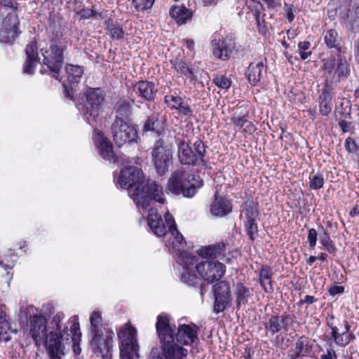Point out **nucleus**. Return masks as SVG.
<instances>
[{
    "label": "nucleus",
    "mask_w": 359,
    "mask_h": 359,
    "mask_svg": "<svg viewBox=\"0 0 359 359\" xmlns=\"http://www.w3.org/2000/svg\"><path fill=\"white\" fill-rule=\"evenodd\" d=\"M67 81L71 84H77L81 81L84 72V67L80 65L67 64L65 67Z\"/></svg>",
    "instance_id": "4c0bfd02"
},
{
    "label": "nucleus",
    "mask_w": 359,
    "mask_h": 359,
    "mask_svg": "<svg viewBox=\"0 0 359 359\" xmlns=\"http://www.w3.org/2000/svg\"><path fill=\"white\" fill-rule=\"evenodd\" d=\"M171 67L182 76L189 78L191 81L196 79V76L191 68V63L178 57L170 60Z\"/></svg>",
    "instance_id": "c85d7f7f"
},
{
    "label": "nucleus",
    "mask_w": 359,
    "mask_h": 359,
    "mask_svg": "<svg viewBox=\"0 0 359 359\" xmlns=\"http://www.w3.org/2000/svg\"><path fill=\"white\" fill-rule=\"evenodd\" d=\"M155 327L165 359H184L188 351L183 346H191L198 339V327L195 324H181L175 332V325L170 323V318L165 313L157 316Z\"/></svg>",
    "instance_id": "f257e3e1"
},
{
    "label": "nucleus",
    "mask_w": 359,
    "mask_h": 359,
    "mask_svg": "<svg viewBox=\"0 0 359 359\" xmlns=\"http://www.w3.org/2000/svg\"><path fill=\"white\" fill-rule=\"evenodd\" d=\"M198 262V257L192 252L180 250L178 252L177 262L180 264L182 270H192L194 266Z\"/></svg>",
    "instance_id": "f704fd0d"
},
{
    "label": "nucleus",
    "mask_w": 359,
    "mask_h": 359,
    "mask_svg": "<svg viewBox=\"0 0 359 359\" xmlns=\"http://www.w3.org/2000/svg\"><path fill=\"white\" fill-rule=\"evenodd\" d=\"M318 240V231L313 228L308 230L307 242L309 243V249L314 250Z\"/></svg>",
    "instance_id": "603ef678"
},
{
    "label": "nucleus",
    "mask_w": 359,
    "mask_h": 359,
    "mask_svg": "<svg viewBox=\"0 0 359 359\" xmlns=\"http://www.w3.org/2000/svg\"><path fill=\"white\" fill-rule=\"evenodd\" d=\"M335 114L340 115V118L338 120H350L351 118V108L344 107L342 104L336 108Z\"/></svg>",
    "instance_id": "864d4df0"
},
{
    "label": "nucleus",
    "mask_w": 359,
    "mask_h": 359,
    "mask_svg": "<svg viewBox=\"0 0 359 359\" xmlns=\"http://www.w3.org/2000/svg\"><path fill=\"white\" fill-rule=\"evenodd\" d=\"M214 302L212 311L215 313L224 312L231 306L232 295L230 284L226 280H219L212 286Z\"/></svg>",
    "instance_id": "2eb2a0df"
},
{
    "label": "nucleus",
    "mask_w": 359,
    "mask_h": 359,
    "mask_svg": "<svg viewBox=\"0 0 359 359\" xmlns=\"http://www.w3.org/2000/svg\"><path fill=\"white\" fill-rule=\"evenodd\" d=\"M212 45L213 46V55L216 58L223 61H226L231 57L233 50L235 48L234 41L229 37L222 39L215 43V41H212Z\"/></svg>",
    "instance_id": "412c9836"
},
{
    "label": "nucleus",
    "mask_w": 359,
    "mask_h": 359,
    "mask_svg": "<svg viewBox=\"0 0 359 359\" xmlns=\"http://www.w3.org/2000/svg\"><path fill=\"white\" fill-rule=\"evenodd\" d=\"M341 18L346 20V29L353 33L359 32V6L356 7L354 14L350 17L346 15H341Z\"/></svg>",
    "instance_id": "ea45409f"
},
{
    "label": "nucleus",
    "mask_w": 359,
    "mask_h": 359,
    "mask_svg": "<svg viewBox=\"0 0 359 359\" xmlns=\"http://www.w3.org/2000/svg\"><path fill=\"white\" fill-rule=\"evenodd\" d=\"M177 111L182 115L187 117H191L193 116V109L188 104H185L184 102H183V104L180 106V107L177 109Z\"/></svg>",
    "instance_id": "e2e57ef3"
},
{
    "label": "nucleus",
    "mask_w": 359,
    "mask_h": 359,
    "mask_svg": "<svg viewBox=\"0 0 359 359\" xmlns=\"http://www.w3.org/2000/svg\"><path fill=\"white\" fill-rule=\"evenodd\" d=\"M294 319L295 316L294 315L285 312L282 315L274 313L270 316L264 323V328L271 336L282 330L287 332L289 327L293 325Z\"/></svg>",
    "instance_id": "6ab92c4d"
},
{
    "label": "nucleus",
    "mask_w": 359,
    "mask_h": 359,
    "mask_svg": "<svg viewBox=\"0 0 359 359\" xmlns=\"http://www.w3.org/2000/svg\"><path fill=\"white\" fill-rule=\"evenodd\" d=\"M65 318L63 313H57L48 323L42 314L34 313L29 316V334L36 346L46 347L50 359H61L65 355L62 340L69 339L67 327L61 330L60 323Z\"/></svg>",
    "instance_id": "f03ea898"
},
{
    "label": "nucleus",
    "mask_w": 359,
    "mask_h": 359,
    "mask_svg": "<svg viewBox=\"0 0 359 359\" xmlns=\"http://www.w3.org/2000/svg\"><path fill=\"white\" fill-rule=\"evenodd\" d=\"M309 188L311 190H319L322 189L325 184L323 174L320 172L311 173L309 177Z\"/></svg>",
    "instance_id": "a19ab883"
},
{
    "label": "nucleus",
    "mask_w": 359,
    "mask_h": 359,
    "mask_svg": "<svg viewBox=\"0 0 359 359\" xmlns=\"http://www.w3.org/2000/svg\"><path fill=\"white\" fill-rule=\"evenodd\" d=\"M63 86V95L64 97L68 100H74V90L72 86H69L65 83L62 84Z\"/></svg>",
    "instance_id": "680f3d73"
},
{
    "label": "nucleus",
    "mask_w": 359,
    "mask_h": 359,
    "mask_svg": "<svg viewBox=\"0 0 359 359\" xmlns=\"http://www.w3.org/2000/svg\"><path fill=\"white\" fill-rule=\"evenodd\" d=\"M67 39L63 34L57 30L52 32L48 48L41 50L43 63L53 73L57 79L65 63V53L67 51Z\"/></svg>",
    "instance_id": "39448f33"
},
{
    "label": "nucleus",
    "mask_w": 359,
    "mask_h": 359,
    "mask_svg": "<svg viewBox=\"0 0 359 359\" xmlns=\"http://www.w3.org/2000/svg\"><path fill=\"white\" fill-rule=\"evenodd\" d=\"M86 114L96 121L103 111L106 102V93L102 88L88 87L83 96Z\"/></svg>",
    "instance_id": "4468645a"
},
{
    "label": "nucleus",
    "mask_w": 359,
    "mask_h": 359,
    "mask_svg": "<svg viewBox=\"0 0 359 359\" xmlns=\"http://www.w3.org/2000/svg\"><path fill=\"white\" fill-rule=\"evenodd\" d=\"M345 148L348 153H355L358 150V146L355 141L351 137L345 140Z\"/></svg>",
    "instance_id": "bf43d9fd"
},
{
    "label": "nucleus",
    "mask_w": 359,
    "mask_h": 359,
    "mask_svg": "<svg viewBox=\"0 0 359 359\" xmlns=\"http://www.w3.org/2000/svg\"><path fill=\"white\" fill-rule=\"evenodd\" d=\"M245 4L248 10L252 13L255 19L260 18L261 15L264 13L265 8L263 4L259 1L245 0Z\"/></svg>",
    "instance_id": "79ce46f5"
},
{
    "label": "nucleus",
    "mask_w": 359,
    "mask_h": 359,
    "mask_svg": "<svg viewBox=\"0 0 359 359\" xmlns=\"http://www.w3.org/2000/svg\"><path fill=\"white\" fill-rule=\"evenodd\" d=\"M339 126L342 131V133H345L350 130L351 122L348 121V120H338Z\"/></svg>",
    "instance_id": "69168bd1"
},
{
    "label": "nucleus",
    "mask_w": 359,
    "mask_h": 359,
    "mask_svg": "<svg viewBox=\"0 0 359 359\" xmlns=\"http://www.w3.org/2000/svg\"><path fill=\"white\" fill-rule=\"evenodd\" d=\"M121 188L126 189L138 208L147 210L151 202L164 203L163 189L154 180L145 179L141 168L134 165L123 167L118 178Z\"/></svg>",
    "instance_id": "7ed1b4c3"
},
{
    "label": "nucleus",
    "mask_w": 359,
    "mask_h": 359,
    "mask_svg": "<svg viewBox=\"0 0 359 359\" xmlns=\"http://www.w3.org/2000/svg\"><path fill=\"white\" fill-rule=\"evenodd\" d=\"M173 153L172 146L162 138L156 140L151 147V163L158 175L163 176L169 171L173 162Z\"/></svg>",
    "instance_id": "9d476101"
},
{
    "label": "nucleus",
    "mask_w": 359,
    "mask_h": 359,
    "mask_svg": "<svg viewBox=\"0 0 359 359\" xmlns=\"http://www.w3.org/2000/svg\"><path fill=\"white\" fill-rule=\"evenodd\" d=\"M231 121L234 126L241 128L248 122V116H236L235 114L231 118Z\"/></svg>",
    "instance_id": "13d9d810"
},
{
    "label": "nucleus",
    "mask_w": 359,
    "mask_h": 359,
    "mask_svg": "<svg viewBox=\"0 0 359 359\" xmlns=\"http://www.w3.org/2000/svg\"><path fill=\"white\" fill-rule=\"evenodd\" d=\"M344 292V287L341 285H334L330 287L328 292L331 296H335L337 294H341Z\"/></svg>",
    "instance_id": "0e129e2a"
},
{
    "label": "nucleus",
    "mask_w": 359,
    "mask_h": 359,
    "mask_svg": "<svg viewBox=\"0 0 359 359\" xmlns=\"http://www.w3.org/2000/svg\"><path fill=\"white\" fill-rule=\"evenodd\" d=\"M0 4V14L5 15L0 31V42L13 43L21 33L17 15L19 4L14 0H1Z\"/></svg>",
    "instance_id": "6e6552de"
},
{
    "label": "nucleus",
    "mask_w": 359,
    "mask_h": 359,
    "mask_svg": "<svg viewBox=\"0 0 359 359\" xmlns=\"http://www.w3.org/2000/svg\"><path fill=\"white\" fill-rule=\"evenodd\" d=\"M232 203L225 197L215 194V199L210 205V212L215 217H222L232 212Z\"/></svg>",
    "instance_id": "393cba45"
},
{
    "label": "nucleus",
    "mask_w": 359,
    "mask_h": 359,
    "mask_svg": "<svg viewBox=\"0 0 359 359\" xmlns=\"http://www.w3.org/2000/svg\"><path fill=\"white\" fill-rule=\"evenodd\" d=\"M9 333L15 334L17 330L11 329L8 316L4 311H0V340L6 342L10 341L11 337Z\"/></svg>",
    "instance_id": "72a5a7b5"
},
{
    "label": "nucleus",
    "mask_w": 359,
    "mask_h": 359,
    "mask_svg": "<svg viewBox=\"0 0 359 359\" xmlns=\"http://www.w3.org/2000/svg\"><path fill=\"white\" fill-rule=\"evenodd\" d=\"M25 53L27 55V61L24 67V73L32 75L35 72L36 67L40 64L36 41H32L26 46Z\"/></svg>",
    "instance_id": "a878e982"
},
{
    "label": "nucleus",
    "mask_w": 359,
    "mask_h": 359,
    "mask_svg": "<svg viewBox=\"0 0 359 359\" xmlns=\"http://www.w3.org/2000/svg\"><path fill=\"white\" fill-rule=\"evenodd\" d=\"M103 319L97 311L90 317L89 332L91 336L90 346L92 352L102 359H111L114 332L111 328L103 325Z\"/></svg>",
    "instance_id": "20e7f679"
},
{
    "label": "nucleus",
    "mask_w": 359,
    "mask_h": 359,
    "mask_svg": "<svg viewBox=\"0 0 359 359\" xmlns=\"http://www.w3.org/2000/svg\"><path fill=\"white\" fill-rule=\"evenodd\" d=\"M111 134L114 143L118 147L128 144L137 143L139 139L138 126L121 119L114 120L111 126Z\"/></svg>",
    "instance_id": "ddd939ff"
},
{
    "label": "nucleus",
    "mask_w": 359,
    "mask_h": 359,
    "mask_svg": "<svg viewBox=\"0 0 359 359\" xmlns=\"http://www.w3.org/2000/svg\"><path fill=\"white\" fill-rule=\"evenodd\" d=\"M294 346V348L290 349L287 352L288 359H298L307 355V344L306 343V338L304 336L298 338Z\"/></svg>",
    "instance_id": "e433bc0d"
},
{
    "label": "nucleus",
    "mask_w": 359,
    "mask_h": 359,
    "mask_svg": "<svg viewBox=\"0 0 359 359\" xmlns=\"http://www.w3.org/2000/svg\"><path fill=\"white\" fill-rule=\"evenodd\" d=\"M97 148L100 156L109 163H116L117 156L113 150V145L109 139L103 134L99 133L97 137Z\"/></svg>",
    "instance_id": "4be33fe9"
},
{
    "label": "nucleus",
    "mask_w": 359,
    "mask_h": 359,
    "mask_svg": "<svg viewBox=\"0 0 359 359\" xmlns=\"http://www.w3.org/2000/svg\"><path fill=\"white\" fill-rule=\"evenodd\" d=\"M134 103L135 100L133 99L119 98L114 106L116 113L114 120L121 119L123 121L130 122L133 115Z\"/></svg>",
    "instance_id": "5701e85b"
},
{
    "label": "nucleus",
    "mask_w": 359,
    "mask_h": 359,
    "mask_svg": "<svg viewBox=\"0 0 359 359\" xmlns=\"http://www.w3.org/2000/svg\"><path fill=\"white\" fill-rule=\"evenodd\" d=\"M70 322L72 323L70 326V331L72 335V337H74V335H78L79 336V338H81V332L80 330V325L77 317L74 316L71 318Z\"/></svg>",
    "instance_id": "6e6d98bb"
},
{
    "label": "nucleus",
    "mask_w": 359,
    "mask_h": 359,
    "mask_svg": "<svg viewBox=\"0 0 359 359\" xmlns=\"http://www.w3.org/2000/svg\"><path fill=\"white\" fill-rule=\"evenodd\" d=\"M164 219L165 223L161 215L155 213L152 210H150L148 215L147 223L153 233L157 237H163L166 235V227L168 228L169 231L172 230V227L177 228L174 217L169 212H167L164 215Z\"/></svg>",
    "instance_id": "f3484780"
},
{
    "label": "nucleus",
    "mask_w": 359,
    "mask_h": 359,
    "mask_svg": "<svg viewBox=\"0 0 359 359\" xmlns=\"http://www.w3.org/2000/svg\"><path fill=\"white\" fill-rule=\"evenodd\" d=\"M327 325L331 330L332 338L337 346L344 348L351 341L355 339V336L351 332V325L346 320L339 323L338 326L330 320H327Z\"/></svg>",
    "instance_id": "a211bd4d"
},
{
    "label": "nucleus",
    "mask_w": 359,
    "mask_h": 359,
    "mask_svg": "<svg viewBox=\"0 0 359 359\" xmlns=\"http://www.w3.org/2000/svg\"><path fill=\"white\" fill-rule=\"evenodd\" d=\"M265 13H263L262 16L259 18L255 19L258 32L262 35H266L267 33V29L266 25V21L264 20Z\"/></svg>",
    "instance_id": "4d7b16f0"
},
{
    "label": "nucleus",
    "mask_w": 359,
    "mask_h": 359,
    "mask_svg": "<svg viewBox=\"0 0 359 359\" xmlns=\"http://www.w3.org/2000/svg\"><path fill=\"white\" fill-rule=\"evenodd\" d=\"M197 273L203 281L213 283L219 280L226 272V266L219 261H205L195 266Z\"/></svg>",
    "instance_id": "dca6fc26"
},
{
    "label": "nucleus",
    "mask_w": 359,
    "mask_h": 359,
    "mask_svg": "<svg viewBox=\"0 0 359 359\" xmlns=\"http://www.w3.org/2000/svg\"><path fill=\"white\" fill-rule=\"evenodd\" d=\"M76 13L80 16V20H88L93 18L95 20H100L106 18L107 16V11H98L93 8H86L84 6L79 11H76Z\"/></svg>",
    "instance_id": "58836bf2"
},
{
    "label": "nucleus",
    "mask_w": 359,
    "mask_h": 359,
    "mask_svg": "<svg viewBox=\"0 0 359 359\" xmlns=\"http://www.w3.org/2000/svg\"><path fill=\"white\" fill-rule=\"evenodd\" d=\"M214 83L221 89H229L232 83L231 79L225 75L217 76L213 79Z\"/></svg>",
    "instance_id": "8fccbe9b"
},
{
    "label": "nucleus",
    "mask_w": 359,
    "mask_h": 359,
    "mask_svg": "<svg viewBox=\"0 0 359 359\" xmlns=\"http://www.w3.org/2000/svg\"><path fill=\"white\" fill-rule=\"evenodd\" d=\"M133 90L137 97L146 102L155 100L158 89L154 82L147 80H141L133 86Z\"/></svg>",
    "instance_id": "aec40b11"
},
{
    "label": "nucleus",
    "mask_w": 359,
    "mask_h": 359,
    "mask_svg": "<svg viewBox=\"0 0 359 359\" xmlns=\"http://www.w3.org/2000/svg\"><path fill=\"white\" fill-rule=\"evenodd\" d=\"M311 46V42L308 41H300L298 43V51L302 60H307L312 55V51H307Z\"/></svg>",
    "instance_id": "09e8293b"
},
{
    "label": "nucleus",
    "mask_w": 359,
    "mask_h": 359,
    "mask_svg": "<svg viewBox=\"0 0 359 359\" xmlns=\"http://www.w3.org/2000/svg\"><path fill=\"white\" fill-rule=\"evenodd\" d=\"M155 0H133V4L137 11H144L151 8Z\"/></svg>",
    "instance_id": "3c124183"
},
{
    "label": "nucleus",
    "mask_w": 359,
    "mask_h": 359,
    "mask_svg": "<svg viewBox=\"0 0 359 359\" xmlns=\"http://www.w3.org/2000/svg\"><path fill=\"white\" fill-rule=\"evenodd\" d=\"M244 228L246 234L248 236L251 242L255 240V236L258 233V225L256 220L244 221Z\"/></svg>",
    "instance_id": "c03bdc74"
},
{
    "label": "nucleus",
    "mask_w": 359,
    "mask_h": 359,
    "mask_svg": "<svg viewBox=\"0 0 359 359\" xmlns=\"http://www.w3.org/2000/svg\"><path fill=\"white\" fill-rule=\"evenodd\" d=\"M252 289L245 286L242 283H238L233 287L236 309L237 311L245 307L252 297Z\"/></svg>",
    "instance_id": "bb28decb"
},
{
    "label": "nucleus",
    "mask_w": 359,
    "mask_h": 359,
    "mask_svg": "<svg viewBox=\"0 0 359 359\" xmlns=\"http://www.w3.org/2000/svg\"><path fill=\"white\" fill-rule=\"evenodd\" d=\"M137 329L127 323L117 330L119 342L120 359H135L139 357V344Z\"/></svg>",
    "instance_id": "9b49d317"
},
{
    "label": "nucleus",
    "mask_w": 359,
    "mask_h": 359,
    "mask_svg": "<svg viewBox=\"0 0 359 359\" xmlns=\"http://www.w3.org/2000/svg\"><path fill=\"white\" fill-rule=\"evenodd\" d=\"M106 30L112 40H121L124 38L125 32L123 27L114 21L112 18H109L105 20Z\"/></svg>",
    "instance_id": "2f4dec72"
},
{
    "label": "nucleus",
    "mask_w": 359,
    "mask_h": 359,
    "mask_svg": "<svg viewBox=\"0 0 359 359\" xmlns=\"http://www.w3.org/2000/svg\"><path fill=\"white\" fill-rule=\"evenodd\" d=\"M318 231L320 232L319 240L320 243L322 245L321 248L327 250L328 253L334 255L337 249L334 243V241L331 239L329 233L321 224L318 225Z\"/></svg>",
    "instance_id": "473e14b6"
},
{
    "label": "nucleus",
    "mask_w": 359,
    "mask_h": 359,
    "mask_svg": "<svg viewBox=\"0 0 359 359\" xmlns=\"http://www.w3.org/2000/svg\"><path fill=\"white\" fill-rule=\"evenodd\" d=\"M286 18L289 22H291L294 19L293 6L290 5L286 10Z\"/></svg>",
    "instance_id": "338daca9"
},
{
    "label": "nucleus",
    "mask_w": 359,
    "mask_h": 359,
    "mask_svg": "<svg viewBox=\"0 0 359 359\" xmlns=\"http://www.w3.org/2000/svg\"><path fill=\"white\" fill-rule=\"evenodd\" d=\"M164 102L170 109H175L180 107L184 102V98L174 95H166L163 97Z\"/></svg>",
    "instance_id": "a18cd8bd"
},
{
    "label": "nucleus",
    "mask_w": 359,
    "mask_h": 359,
    "mask_svg": "<svg viewBox=\"0 0 359 359\" xmlns=\"http://www.w3.org/2000/svg\"><path fill=\"white\" fill-rule=\"evenodd\" d=\"M177 147L179 161L182 164L194 166L201 163L203 165H207L204 160L206 147L201 139H198L192 147L184 140L177 142Z\"/></svg>",
    "instance_id": "f8f14e48"
},
{
    "label": "nucleus",
    "mask_w": 359,
    "mask_h": 359,
    "mask_svg": "<svg viewBox=\"0 0 359 359\" xmlns=\"http://www.w3.org/2000/svg\"><path fill=\"white\" fill-rule=\"evenodd\" d=\"M333 342L332 337L327 339V343L329 345V348L327 349L326 354L321 355L320 359H337V355L332 345Z\"/></svg>",
    "instance_id": "5fc2aeb1"
},
{
    "label": "nucleus",
    "mask_w": 359,
    "mask_h": 359,
    "mask_svg": "<svg viewBox=\"0 0 359 359\" xmlns=\"http://www.w3.org/2000/svg\"><path fill=\"white\" fill-rule=\"evenodd\" d=\"M169 14L178 25H182L186 24L188 20L191 19L193 12L185 6L173 5L170 8Z\"/></svg>",
    "instance_id": "cd10ccee"
},
{
    "label": "nucleus",
    "mask_w": 359,
    "mask_h": 359,
    "mask_svg": "<svg viewBox=\"0 0 359 359\" xmlns=\"http://www.w3.org/2000/svg\"><path fill=\"white\" fill-rule=\"evenodd\" d=\"M334 72L332 60H326L323 67V75L325 76L324 87L318 100L319 112L323 116H328L332 111V101L333 99L332 90L334 86H336L339 82L341 79L337 78V73H334Z\"/></svg>",
    "instance_id": "1a4fd4ad"
},
{
    "label": "nucleus",
    "mask_w": 359,
    "mask_h": 359,
    "mask_svg": "<svg viewBox=\"0 0 359 359\" xmlns=\"http://www.w3.org/2000/svg\"><path fill=\"white\" fill-rule=\"evenodd\" d=\"M203 186V181L200 176L187 173L184 168H180L172 172L168 180L166 189L174 196L182 195L184 198H190Z\"/></svg>",
    "instance_id": "423d86ee"
},
{
    "label": "nucleus",
    "mask_w": 359,
    "mask_h": 359,
    "mask_svg": "<svg viewBox=\"0 0 359 359\" xmlns=\"http://www.w3.org/2000/svg\"><path fill=\"white\" fill-rule=\"evenodd\" d=\"M267 67L262 62H251L245 71L249 83L255 86L262 81L266 74Z\"/></svg>",
    "instance_id": "b1692460"
},
{
    "label": "nucleus",
    "mask_w": 359,
    "mask_h": 359,
    "mask_svg": "<svg viewBox=\"0 0 359 359\" xmlns=\"http://www.w3.org/2000/svg\"><path fill=\"white\" fill-rule=\"evenodd\" d=\"M273 272L268 265H262L259 273V283L261 287L266 293H272L274 290L272 284Z\"/></svg>",
    "instance_id": "7c9ffc66"
},
{
    "label": "nucleus",
    "mask_w": 359,
    "mask_h": 359,
    "mask_svg": "<svg viewBox=\"0 0 359 359\" xmlns=\"http://www.w3.org/2000/svg\"><path fill=\"white\" fill-rule=\"evenodd\" d=\"M224 252L225 245L222 242L202 247L197 250L199 256L206 259H215L220 256H224Z\"/></svg>",
    "instance_id": "c756f323"
},
{
    "label": "nucleus",
    "mask_w": 359,
    "mask_h": 359,
    "mask_svg": "<svg viewBox=\"0 0 359 359\" xmlns=\"http://www.w3.org/2000/svg\"><path fill=\"white\" fill-rule=\"evenodd\" d=\"M246 220H256L259 215L258 205L250 201L245 208Z\"/></svg>",
    "instance_id": "de8ad7c7"
},
{
    "label": "nucleus",
    "mask_w": 359,
    "mask_h": 359,
    "mask_svg": "<svg viewBox=\"0 0 359 359\" xmlns=\"http://www.w3.org/2000/svg\"><path fill=\"white\" fill-rule=\"evenodd\" d=\"M161 128L159 114L154 112L147 117L142 127V132L144 133L154 132L159 136L161 135Z\"/></svg>",
    "instance_id": "c9c22d12"
},
{
    "label": "nucleus",
    "mask_w": 359,
    "mask_h": 359,
    "mask_svg": "<svg viewBox=\"0 0 359 359\" xmlns=\"http://www.w3.org/2000/svg\"><path fill=\"white\" fill-rule=\"evenodd\" d=\"M81 338H79V336L74 335V337H72V351L75 355H79L81 353V348L80 347V341Z\"/></svg>",
    "instance_id": "052dcab7"
},
{
    "label": "nucleus",
    "mask_w": 359,
    "mask_h": 359,
    "mask_svg": "<svg viewBox=\"0 0 359 359\" xmlns=\"http://www.w3.org/2000/svg\"><path fill=\"white\" fill-rule=\"evenodd\" d=\"M330 8L327 10V15L328 18L331 20H334L337 14V7H331V5L329 4Z\"/></svg>",
    "instance_id": "774afa93"
},
{
    "label": "nucleus",
    "mask_w": 359,
    "mask_h": 359,
    "mask_svg": "<svg viewBox=\"0 0 359 359\" xmlns=\"http://www.w3.org/2000/svg\"><path fill=\"white\" fill-rule=\"evenodd\" d=\"M201 279L198 278L192 270H184L181 273V281L188 286L196 287Z\"/></svg>",
    "instance_id": "37998d69"
},
{
    "label": "nucleus",
    "mask_w": 359,
    "mask_h": 359,
    "mask_svg": "<svg viewBox=\"0 0 359 359\" xmlns=\"http://www.w3.org/2000/svg\"><path fill=\"white\" fill-rule=\"evenodd\" d=\"M323 40L328 49H335L336 54L331 53L330 57L322 60L323 70L325 62L332 60L334 66V73H337V78L346 79L350 74L349 65L346 57L344 55L345 51L341 45V38L335 29H329L323 32Z\"/></svg>",
    "instance_id": "0eeeda50"
},
{
    "label": "nucleus",
    "mask_w": 359,
    "mask_h": 359,
    "mask_svg": "<svg viewBox=\"0 0 359 359\" xmlns=\"http://www.w3.org/2000/svg\"><path fill=\"white\" fill-rule=\"evenodd\" d=\"M170 232L175 239L172 242L173 248L178 252L180 251V248H183L186 243L183 235L178 231L177 227H172V230Z\"/></svg>",
    "instance_id": "49530a36"
}]
</instances>
